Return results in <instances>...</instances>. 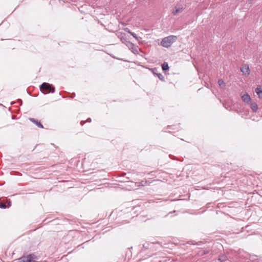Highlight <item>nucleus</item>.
<instances>
[{"label": "nucleus", "instance_id": "f257e3e1", "mask_svg": "<svg viewBox=\"0 0 262 262\" xmlns=\"http://www.w3.org/2000/svg\"><path fill=\"white\" fill-rule=\"evenodd\" d=\"M41 92L44 94H48L50 93H53L55 92V88L54 86L47 82H43L40 85Z\"/></svg>", "mask_w": 262, "mask_h": 262}, {"label": "nucleus", "instance_id": "f03ea898", "mask_svg": "<svg viewBox=\"0 0 262 262\" xmlns=\"http://www.w3.org/2000/svg\"><path fill=\"white\" fill-rule=\"evenodd\" d=\"M177 37L176 36L170 35L164 37L161 42V45L163 47L168 48L171 46V44L174 42Z\"/></svg>", "mask_w": 262, "mask_h": 262}, {"label": "nucleus", "instance_id": "7ed1b4c3", "mask_svg": "<svg viewBox=\"0 0 262 262\" xmlns=\"http://www.w3.org/2000/svg\"><path fill=\"white\" fill-rule=\"evenodd\" d=\"M38 257L34 254H29L18 259L17 262H36Z\"/></svg>", "mask_w": 262, "mask_h": 262}, {"label": "nucleus", "instance_id": "20e7f679", "mask_svg": "<svg viewBox=\"0 0 262 262\" xmlns=\"http://www.w3.org/2000/svg\"><path fill=\"white\" fill-rule=\"evenodd\" d=\"M119 37L122 42L125 43L130 50L131 49V42L129 40V38L127 37V35L125 33H121Z\"/></svg>", "mask_w": 262, "mask_h": 262}, {"label": "nucleus", "instance_id": "39448f33", "mask_svg": "<svg viewBox=\"0 0 262 262\" xmlns=\"http://www.w3.org/2000/svg\"><path fill=\"white\" fill-rule=\"evenodd\" d=\"M184 9V7L181 5H177L173 8L172 13L176 15L179 13L182 12Z\"/></svg>", "mask_w": 262, "mask_h": 262}, {"label": "nucleus", "instance_id": "423d86ee", "mask_svg": "<svg viewBox=\"0 0 262 262\" xmlns=\"http://www.w3.org/2000/svg\"><path fill=\"white\" fill-rule=\"evenodd\" d=\"M241 72L243 73V74H248L249 75L250 73V70L249 68V66L248 65H243L241 68Z\"/></svg>", "mask_w": 262, "mask_h": 262}, {"label": "nucleus", "instance_id": "0eeeda50", "mask_svg": "<svg viewBox=\"0 0 262 262\" xmlns=\"http://www.w3.org/2000/svg\"><path fill=\"white\" fill-rule=\"evenodd\" d=\"M152 72L155 75L157 76L160 80H163L164 79V76L162 74L158 73V69L157 68H154L152 70Z\"/></svg>", "mask_w": 262, "mask_h": 262}, {"label": "nucleus", "instance_id": "6e6552de", "mask_svg": "<svg viewBox=\"0 0 262 262\" xmlns=\"http://www.w3.org/2000/svg\"><path fill=\"white\" fill-rule=\"evenodd\" d=\"M242 100L244 102L247 103H249L251 100V98H250V96L247 93L244 94L242 97Z\"/></svg>", "mask_w": 262, "mask_h": 262}, {"label": "nucleus", "instance_id": "1a4fd4ad", "mask_svg": "<svg viewBox=\"0 0 262 262\" xmlns=\"http://www.w3.org/2000/svg\"><path fill=\"white\" fill-rule=\"evenodd\" d=\"M29 120L33 123H35L38 127L41 128H43V125L39 121H38V120H36L34 118H30Z\"/></svg>", "mask_w": 262, "mask_h": 262}, {"label": "nucleus", "instance_id": "9d476101", "mask_svg": "<svg viewBox=\"0 0 262 262\" xmlns=\"http://www.w3.org/2000/svg\"><path fill=\"white\" fill-rule=\"evenodd\" d=\"M132 36L135 39V40L139 43H141L142 41V38L136 34L135 33L132 32Z\"/></svg>", "mask_w": 262, "mask_h": 262}, {"label": "nucleus", "instance_id": "9b49d317", "mask_svg": "<svg viewBox=\"0 0 262 262\" xmlns=\"http://www.w3.org/2000/svg\"><path fill=\"white\" fill-rule=\"evenodd\" d=\"M228 259L227 256L225 254L220 255L219 257L218 260L221 262L225 261Z\"/></svg>", "mask_w": 262, "mask_h": 262}, {"label": "nucleus", "instance_id": "f8f14e48", "mask_svg": "<svg viewBox=\"0 0 262 262\" xmlns=\"http://www.w3.org/2000/svg\"><path fill=\"white\" fill-rule=\"evenodd\" d=\"M149 183H150L149 182H148L146 181H142L141 182H136L135 183V184L137 186H144L145 185H148Z\"/></svg>", "mask_w": 262, "mask_h": 262}, {"label": "nucleus", "instance_id": "ddd939ff", "mask_svg": "<svg viewBox=\"0 0 262 262\" xmlns=\"http://www.w3.org/2000/svg\"><path fill=\"white\" fill-rule=\"evenodd\" d=\"M255 92L257 93L259 98H262V90L260 87H257L255 89Z\"/></svg>", "mask_w": 262, "mask_h": 262}, {"label": "nucleus", "instance_id": "4468645a", "mask_svg": "<svg viewBox=\"0 0 262 262\" xmlns=\"http://www.w3.org/2000/svg\"><path fill=\"white\" fill-rule=\"evenodd\" d=\"M250 107L252 110V111L254 112H256L258 110V106L256 103L253 102L250 104Z\"/></svg>", "mask_w": 262, "mask_h": 262}, {"label": "nucleus", "instance_id": "2eb2a0df", "mask_svg": "<svg viewBox=\"0 0 262 262\" xmlns=\"http://www.w3.org/2000/svg\"><path fill=\"white\" fill-rule=\"evenodd\" d=\"M162 68L163 71H167L169 69V66L167 62H164L162 64Z\"/></svg>", "mask_w": 262, "mask_h": 262}, {"label": "nucleus", "instance_id": "dca6fc26", "mask_svg": "<svg viewBox=\"0 0 262 262\" xmlns=\"http://www.w3.org/2000/svg\"><path fill=\"white\" fill-rule=\"evenodd\" d=\"M132 46H133V43H132ZM139 51H140V49L138 47H132V53L134 54H138Z\"/></svg>", "mask_w": 262, "mask_h": 262}, {"label": "nucleus", "instance_id": "f3484780", "mask_svg": "<svg viewBox=\"0 0 262 262\" xmlns=\"http://www.w3.org/2000/svg\"><path fill=\"white\" fill-rule=\"evenodd\" d=\"M209 252V250H207V249L204 250L200 252L199 255H201V256H203V255H204L205 254H208Z\"/></svg>", "mask_w": 262, "mask_h": 262}, {"label": "nucleus", "instance_id": "a211bd4d", "mask_svg": "<svg viewBox=\"0 0 262 262\" xmlns=\"http://www.w3.org/2000/svg\"><path fill=\"white\" fill-rule=\"evenodd\" d=\"M190 243L192 245H201L202 244H203L204 243L202 241H200V242H198L194 243V241H190Z\"/></svg>", "mask_w": 262, "mask_h": 262}, {"label": "nucleus", "instance_id": "6ab92c4d", "mask_svg": "<svg viewBox=\"0 0 262 262\" xmlns=\"http://www.w3.org/2000/svg\"><path fill=\"white\" fill-rule=\"evenodd\" d=\"M92 121V119L91 118H88L85 121H81V122H80V124L81 125H83L85 123V122H91Z\"/></svg>", "mask_w": 262, "mask_h": 262}, {"label": "nucleus", "instance_id": "aec40b11", "mask_svg": "<svg viewBox=\"0 0 262 262\" xmlns=\"http://www.w3.org/2000/svg\"><path fill=\"white\" fill-rule=\"evenodd\" d=\"M6 207H7V206L4 203L0 202V208H1L5 209V208H6Z\"/></svg>", "mask_w": 262, "mask_h": 262}, {"label": "nucleus", "instance_id": "412c9836", "mask_svg": "<svg viewBox=\"0 0 262 262\" xmlns=\"http://www.w3.org/2000/svg\"><path fill=\"white\" fill-rule=\"evenodd\" d=\"M218 84H219V85L221 86L222 85H225V82L222 79H219L218 80Z\"/></svg>", "mask_w": 262, "mask_h": 262}, {"label": "nucleus", "instance_id": "4be33fe9", "mask_svg": "<svg viewBox=\"0 0 262 262\" xmlns=\"http://www.w3.org/2000/svg\"><path fill=\"white\" fill-rule=\"evenodd\" d=\"M125 30L127 31L129 33L131 34V32L130 31L129 29L126 28Z\"/></svg>", "mask_w": 262, "mask_h": 262}, {"label": "nucleus", "instance_id": "5701e85b", "mask_svg": "<svg viewBox=\"0 0 262 262\" xmlns=\"http://www.w3.org/2000/svg\"><path fill=\"white\" fill-rule=\"evenodd\" d=\"M75 97V93H73L72 94L71 98H74Z\"/></svg>", "mask_w": 262, "mask_h": 262}]
</instances>
